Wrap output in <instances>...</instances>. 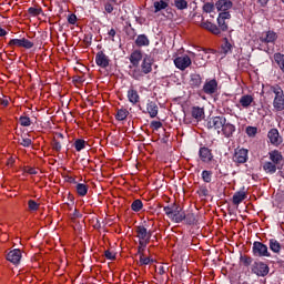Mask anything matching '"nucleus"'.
Wrapping results in <instances>:
<instances>
[{"label":"nucleus","mask_w":284,"mask_h":284,"mask_svg":"<svg viewBox=\"0 0 284 284\" xmlns=\"http://www.w3.org/2000/svg\"><path fill=\"white\" fill-rule=\"evenodd\" d=\"M16 163V160L13 156H10L8 160H7V165L8 168H12V165H14Z\"/></svg>","instance_id":"obj_61"},{"label":"nucleus","mask_w":284,"mask_h":284,"mask_svg":"<svg viewBox=\"0 0 284 284\" xmlns=\"http://www.w3.org/2000/svg\"><path fill=\"white\" fill-rule=\"evenodd\" d=\"M51 145H52V150H54L55 152H61V142H59L57 140V138H54L51 142Z\"/></svg>","instance_id":"obj_53"},{"label":"nucleus","mask_w":284,"mask_h":284,"mask_svg":"<svg viewBox=\"0 0 284 284\" xmlns=\"http://www.w3.org/2000/svg\"><path fill=\"white\" fill-rule=\"evenodd\" d=\"M130 77L134 79L135 81H141L143 77H145V73L142 71V69H139V67H135L130 73Z\"/></svg>","instance_id":"obj_35"},{"label":"nucleus","mask_w":284,"mask_h":284,"mask_svg":"<svg viewBox=\"0 0 284 284\" xmlns=\"http://www.w3.org/2000/svg\"><path fill=\"white\" fill-rule=\"evenodd\" d=\"M239 104L243 110H247L248 108H252V105H256V102L254 101L253 94H243L239 100Z\"/></svg>","instance_id":"obj_13"},{"label":"nucleus","mask_w":284,"mask_h":284,"mask_svg":"<svg viewBox=\"0 0 284 284\" xmlns=\"http://www.w3.org/2000/svg\"><path fill=\"white\" fill-rule=\"evenodd\" d=\"M222 50L224 54H227L230 50H232V44L227 41V38L224 39V43L222 44Z\"/></svg>","instance_id":"obj_52"},{"label":"nucleus","mask_w":284,"mask_h":284,"mask_svg":"<svg viewBox=\"0 0 284 284\" xmlns=\"http://www.w3.org/2000/svg\"><path fill=\"white\" fill-rule=\"evenodd\" d=\"M126 97L129 100V103L132 105H136V103H140L141 95H139V91H136L134 88H130L126 92Z\"/></svg>","instance_id":"obj_19"},{"label":"nucleus","mask_w":284,"mask_h":284,"mask_svg":"<svg viewBox=\"0 0 284 284\" xmlns=\"http://www.w3.org/2000/svg\"><path fill=\"white\" fill-rule=\"evenodd\" d=\"M276 39H278V34L274 31H267L265 37H260L261 43H275Z\"/></svg>","instance_id":"obj_25"},{"label":"nucleus","mask_w":284,"mask_h":284,"mask_svg":"<svg viewBox=\"0 0 284 284\" xmlns=\"http://www.w3.org/2000/svg\"><path fill=\"white\" fill-rule=\"evenodd\" d=\"M152 263H154V258L145 257V255H140V260H139L140 266L150 265Z\"/></svg>","instance_id":"obj_44"},{"label":"nucleus","mask_w":284,"mask_h":284,"mask_svg":"<svg viewBox=\"0 0 284 284\" xmlns=\"http://www.w3.org/2000/svg\"><path fill=\"white\" fill-rule=\"evenodd\" d=\"M135 21H136V23H139L140 26H143V23H145V18L135 16Z\"/></svg>","instance_id":"obj_63"},{"label":"nucleus","mask_w":284,"mask_h":284,"mask_svg":"<svg viewBox=\"0 0 284 284\" xmlns=\"http://www.w3.org/2000/svg\"><path fill=\"white\" fill-rule=\"evenodd\" d=\"M154 63V60L150 55H145L141 63V70L144 74H150L152 72V64Z\"/></svg>","instance_id":"obj_17"},{"label":"nucleus","mask_w":284,"mask_h":284,"mask_svg":"<svg viewBox=\"0 0 284 284\" xmlns=\"http://www.w3.org/2000/svg\"><path fill=\"white\" fill-rule=\"evenodd\" d=\"M135 45H138V48H145L150 45V39L145 34H139L135 39Z\"/></svg>","instance_id":"obj_29"},{"label":"nucleus","mask_w":284,"mask_h":284,"mask_svg":"<svg viewBox=\"0 0 284 284\" xmlns=\"http://www.w3.org/2000/svg\"><path fill=\"white\" fill-rule=\"evenodd\" d=\"M202 90L204 94H216V92H219V82L216 81V79L206 80Z\"/></svg>","instance_id":"obj_11"},{"label":"nucleus","mask_w":284,"mask_h":284,"mask_svg":"<svg viewBox=\"0 0 284 284\" xmlns=\"http://www.w3.org/2000/svg\"><path fill=\"white\" fill-rule=\"evenodd\" d=\"M252 253H253V256H260V257L266 256L267 258H270V256H272V254L267 250V245H265V244H263V242H258V241H255L253 243Z\"/></svg>","instance_id":"obj_3"},{"label":"nucleus","mask_w":284,"mask_h":284,"mask_svg":"<svg viewBox=\"0 0 284 284\" xmlns=\"http://www.w3.org/2000/svg\"><path fill=\"white\" fill-rule=\"evenodd\" d=\"M131 210L133 212H141L143 210V201H141L140 199L134 200L131 204Z\"/></svg>","instance_id":"obj_39"},{"label":"nucleus","mask_w":284,"mask_h":284,"mask_svg":"<svg viewBox=\"0 0 284 284\" xmlns=\"http://www.w3.org/2000/svg\"><path fill=\"white\" fill-rule=\"evenodd\" d=\"M68 21L71 26H74L77 23V14L72 13L68 17Z\"/></svg>","instance_id":"obj_60"},{"label":"nucleus","mask_w":284,"mask_h":284,"mask_svg":"<svg viewBox=\"0 0 284 284\" xmlns=\"http://www.w3.org/2000/svg\"><path fill=\"white\" fill-rule=\"evenodd\" d=\"M273 59L284 74V54L281 52L274 53Z\"/></svg>","instance_id":"obj_33"},{"label":"nucleus","mask_w":284,"mask_h":284,"mask_svg":"<svg viewBox=\"0 0 284 284\" xmlns=\"http://www.w3.org/2000/svg\"><path fill=\"white\" fill-rule=\"evenodd\" d=\"M191 114H192L193 119L201 121V119H203V116L205 115V110H203V108H201V106H193Z\"/></svg>","instance_id":"obj_31"},{"label":"nucleus","mask_w":284,"mask_h":284,"mask_svg":"<svg viewBox=\"0 0 284 284\" xmlns=\"http://www.w3.org/2000/svg\"><path fill=\"white\" fill-rule=\"evenodd\" d=\"M246 134L247 136L254 138L256 134H258V128L256 126H247L246 128Z\"/></svg>","instance_id":"obj_48"},{"label":"nucleus","mask_w":284,"mask_h":284,"mask_svg":"<svg viewBox=\"0 0 284 284\" xmlns=\"http://www.w3.org/2000/svg\"><path fill=\"white\" fill-rule=\"evenodd\" d=\"M250 151L247 149H235L233 161L234 163H247Z\"/></svg>","instance_id":"obj_10"},{"label":"nucleus","mask_w":284,"mask_h":284,"mask_svg":"<svg viewBox=\"0 0 284 284\" xmlns=\"http://www.w3.org/2000/svg\"><path fill=\"white\" fill-rule=\"evenodd\" d=\"M150 245V242H139L138 246V255L143 256L145 255V248Z\"/></svg>","instance_id":"obj_42"},{"label":"nucleus","mask_w":284,"mask_h":284,"mask_svg":"<svg viewBox=\"0 0 284 284\" xmlns=\"http://www.w3.org/2000/svg\"><path fill=\"white\" fill-rule=\"evenodd\" d=\"M104 10L105 12H108V14H112V12H114V4H112L111 2H106L104 4Z\"/></svg>","instance_id":"obj_57"},{"label":"nucleus","mask_w":284,"mask_h":284,"mask_svg":"<svg viewBox=\"0 0 284 284\" xmlns=\"http://www.w3.org/2000/svg\"><path fill=\"white\" fill-rule=\"evenodd\" d=\"M83 215L81 214V212H79V210H74L72 219H81Z\"/></svg>","instance_id":"obj_64"},{"label":"nucleus","mask_w":284,"mask_h":284,"mask_svg":"<svg viewBox=\"0 0 284 284\" xmlns=\"http://www.w3.org/2000/svg\"><path fill=\"white\" fill-rule=\"evenodd\" d=\"M199 156L202 163H212V161H214V153H212V150L206 146L200 148Z\"/></svg>","instance_id":"obj_12"},{"label":"nucleus","mask_w":284,"mask_h":284,"mask_svg":"<svg viewBox=\"0 0 284 284\" xmlns=\"http://www.w3.org/2000/svg\"><path fill=\"white\" fill-rule=\"evenodd\" d=\"M268 247L271 251L274 252V254H280L281 253V242L277 241L276 239H271L268 241Z\"/></svg>","instance_id":"obj_32"},{"label":"nucleus","mask_w":284,"mask_h":284,"mask_svg":"<svg viewBox=\"0 0 284 284\" xmlns=\"http://www.w3.org/2000/svg\"><path fill=\"white\" fill-rule=\"evenodd\" d=\"M151 128L153 130H160V128H163V123L161 121H152L151 122Z\"/></svg>","instance_id":"obj_58"},{"label":"nucleus","mask_w":284,"mask_h":284,"mask_svg":"<svg viewBox=\"0 0 284 284\" xmlns=\"http://www.w3.org/2000/svg\"><path fill=\"white\" fill-rule=\"evenodd\" d=\"M202 83H203V78L201 77V74H199V73L190 74L189 84L191 88L199 89V88H201Z\"/></svg>","instance_id":"obj_20"},{"label":"nucleus","mask_w":284,"mask_h":284,"mask_svg":"<svg viewBox=\"0 0 284 284\" xmlns=\"http://www.w3.org/2000/svg\"><path fill=\"white\" fill-rule=\"evenodd\" d=\"M88 190H90V186L83 183H77L75 191L79 196H85L88 194Z\"/></svg>","instance_id":"obj_34"},{"label":"nucleus","mask_w":284,"mask_h":284,"mask_svg":"<svg viewBox=\"0 0 284 284\" xmlns=\"http://www.w3.org/2000/svg\"><path fill=\"white\" fill-rule=\"evenodd\" d=\"M199 196H210V190H207V186L202 185L197 190Z\"/></svg>","instance_id":"obj_50"},{"label":"nucleus","mask_w":284,"mask_h":284,"mask_svg":"<svg viewBox=\"0 0 284 284\" xmlns=\"http://www.w3.org/2000/svg\"><path fill=\"white\" fill-rule=\"evenodd\" d=\"M28 205H29L30 212H37V210H39V203H37V201L34 200H29Z\"/></svg>","instance_id":"obj_51"},{"label":"nucleus","mask_w":284,"mask_h":284,"mask_svg":"<svg viewBox=\"0 0 284 284\" xmlns=\"http://www.w3.org/2000/svg\"><path fill=\"white\" fill-rule=\"evenodd\" d=\"M173 214L181 215L183 212H181V206L176 205L173 207Z\"/></svg>","instance_id":"obj_62"},{"label":"nucleus","mask_w":284,"mask_h":284,"mask_svg":"<svg viewBox=\"0 0 284 284\" xmlns=\"http://www.w3.org/2000/svg\"><path fill=\"white\" fill-rule=\"evenodd\" d=\"M268 159L271 163H274L275 165H281V162L283 161V153L278 150H273L268 152Z\"/></svg>","instance_id":"obj_22"},{"label":"nucleus","mask_w":284,"mask_h":284,"mask_svg":"<svg viewBox=\"0 0 284 284\" xmlns=\"http://www.w3.org/2000/svg\"><path fill=\"white\" fill-rule=\"evenodd\" d=\"M131 65L138 68L139 63L143 60V52L141 50H134L129 57Z\"/></svg>","instance_id":"obj_18"},{"label":"nucleus","mask_w":284,"mask_h":284,"mask_svg":"<svg viewBox=\"0 0 284 284\" xmlns=\"http://www.w3.org/2000/svg\"><path fill=\"white\" fill-rule=\"evenodd\" d=\"M212 171H207V170H204L202 171V180L204 181V183H212Z\"/></svg>","instance_id":"obj_43"},{"label":"nucleus","mask_w":284,"mask_h":284,"mask_svg":"<svg viewBox=\"0 0 284 284\" xmlns=\"http://www.w3.org/2000/svg\"><path fill=\"white\" fill-rule=\"evenodd\" d=\"M8 45H10V48H21V39H11Z\"/></svg>","instance_id":"obj_55"},{"label":"nucleus","mask_w":284,"mask_h":284,"mask_svg":"<svg viewBox=\"0 0 284 284\" xmlns=\"http://www.w3.org/2000/svg\"><path fill=\"white\" fill-rule=\"evenodd\" d=\"M225 123H227V119L223 115H217L209 118L205 126L207 128V130H212L213 132L221 134L223 125H225Z\"/></svg>","instance_id":"obj_1"},{"label":"nucleus","mask_w":284,"mask_h":284,"mask_svg":"<svg viewBox=\"0 0 284 284\" xmlns=\"http://www.w3.org/2000/svg\"><path fill=\"white\" fill-rule=\"evenodd\" d=\"M232 6H234L232 0H217L215 2V8L217 12H230L227 10H231Z\"/></svg>","instance_id":"obj_16"},{"label":"nucleus","mask_w":284,"mask_h":284,"mask_svg":"<svg viewBox=\"0 0 284 284\" xmlns=\"http://www.w3.org/2000/svg\"><path fill=\"white\" fill-rule=\"evenodd\" d=\"M129 115H130V111H128V109H119L115 114V119L116 121H125Z\"/></svg>","instance_id":"obj_36"},{"label":"nucleus","mask_w":284,"mask_h":284,"mask_svg":"<svg viewBox=\"0 0 284 284\" xmlns=\"http://www.w3.org/2000/svg\"><path fill=\"white\" fill-rule=\"evenodd\" d=\"M24 172H27V174H31V175H37V174H39V171H37L36 168H31V166H27V168L24 169Z\"/></svg>","instance_id":"obj_59"},{"label":"nucleus","mask_w":284,"mask_h":284,"mask_svg":"<svg viewBox=\"0 0 284 284\" xmlns=\"http://www.w3.org/2000/svg\"><path fill=\"white\" fill-rule=\"evenodd\" d=\"M266 97H270L273 100L284 97L283 88H281L278 84H267Z\"/></svg>","instance_id":"obj_6"},{"label":"nucleus","mask_w":284,"mask_h":284,"mask_svg":"<svg viewBox=\"0 0 284 284\" xmlns=\"http://www.w3.org/2000/svg\"><path fill=\"white\" fill-rule=\"evenodd\" d=\"M254 260L247 255H241L240 257V262L245 266V267H250V265H252V262Z\"/></svg>","instance_id":"obj_46"},{"label":"nucleus","mask_w":284,"mask_h":284,"mask_svg":"<svg viewBox=\"0 0 284 284\" xmlns=\"http://www.w3.org/2000/svg\"><path fill=\"white\" fill-rule=\"evenodd\" d=\"M178 10H187V0H174Z\"/></svg>","instance_id":"obj_41"},{"label":"nucleus","mask_w":284,"mask_h":284,"mask_svg":"<svg viewBox=\"0 0 284 284\" xmlns=\"http://www.w3.org/2000/svg\"><path fill=\"white\" fill-rule=\"evenodd\" d=\"M28 12L31 17H39V14H41L43 12V10L41 8H34V7H30L28 9Z\"/></svg>","instance_id":"obj_47"},{"label":"nucleus","mask_w":284,"mask_h":284,"mask_svg":"<svg viewBox=\"0 0 284 284\" xmlns=\"http://www.w3.org/2000/svg\"><path fill=\"white\" fill-rule=\"evenodd\" d=\"M230 19H232V14L230 12L219 13L217 26L221 32H227Z\"/></svg>","instance_id":"obj_5"},{"label":"nucleus","mask_w":284,"mask_h":284,"mask_svg":"<svg viewBox=\"0 0 284 284\" xmlns=\"http://www.w3.org/2000/svg\"><path fill=\"white\" fill-rule=\"evenodd\" d=\"M262 168L266 174H276V171L281 170L277 164H274V162L270 161L264 162Z\"/></svg>","instance_id":"obj_24"},{"label":"nucleus","mask_w":284,"mask_h":284,"mask_svg":"<svg viewBox=\"0 0 284 284\" xmlns=\"http://www.w3.org/2000/svg\"><path fill=\"white\" fill-rule=\"evenodd\" d=\"M146 110L151 119H155L159 114V105L152 100H148Z\"/></svg>","instance_id":"obj_23"},{"label":"nucleus","mask_w":284,"mask_h":284,"mask_svg":"<svg viewBox=\"0 0 284 284\" xmlns=\"http://www.w3.org/2000/svg\"><path fill=\"white\" fill-rule=\"evenodd\" d=\"M168 6V2H165L164 0L155 1L153 3L154 12H161V10H165Z\"/></svg>","instance_id":"obj_38"},{"label":"nucleus","mask_w":284,"mask_h":284,"mask_svg":"<svg viewBox=\"0 0 284 284\" xmlns=\"http://www.w3.org/2000/svg\"><path fill=\"white\" fill-rule=\"evenodd\" d=\"M273 108L275 112H283L284 110V95L273 99Z\"/></svg>","instance_id":"obj_30"},{"label":"nucleus","mask_w":284,"mask_h":284,"mask_svg":"<svg viewBox=\"0 0 284 284\" xmlns=\"http://www.w3.org/2000/svg\"><path fill=\"white\" fill-rule=\"evenodd\" d=\"M226 139H232L234 133L236 132V126L230 122H225L224 125L222 126L221 131Z\"/></svg>","instance_id":"obj_21"},{"label":"nucleus","mask_w":284,"mask_h":284,"mask_svg":"<svg viewBox=\"0 0 284 284\" xmlns=\"http://www.w3.org/2000/svg\"><path fill=\"white\" fill-rule=\"evenodd\" d=\"M185 222L186 225H196L199 223V220L196 219V214L192 211L182 212L181 215H178L175 217V223H183Z\"/></svg>","instance_id":"obj_2"},{"label":"nucleus","mask_w":284,"mask_h":284,"mask_svg":"<svg viewBox=\"0 0 284 284\" xmlns=\"http://www.w3.org/2000/svg\"><path fill=\"white\" fill-rule=\"evenodd\" d=\"M18 143H20L22 148H30V145H32V140L30 138H22L19 139Z\"/></svg>","instance_id":"obj_49"},{"label":"nucleus","mask_w":284,"mask_h":284,"mask_svg":"<svg viewBox=\"0 0 284 284\" xmlns=\"http://www.w3.org/2000/svg\"><path fill=\"white\" fill-rule=\"evenodd\" d=\"M21 48H24L26 50H30V49L34 48V42H32L26 38H22L21 39Z\"/></svg>","instance_id":"obj_45"},{"label":"nucleus","mask_w":284,"mask_h":284,"mask_svg":"<svg viewBox=\"0 0 284 284\" xmlns=\"http://www.w3.org/2000/svg\"><path fill=\"white\" fill-rule=\"evenodd\" d=\"M213 11H214V4L213 3H210V2L204 3L203 12H206V14H210Z\"/></svg>","instance_id":"obj_54"},{"label":"nucleus","mask_w":284,"mask_h":284,"mask_svg":"<svg viewBox=\"0 0 284 284\" xmlns=\"http://www.w3.org/2000/svg\"><path fill=\"white\" fill-rule=\"evenodd\" d=\"M85 145H88V142L83 139H77L73 143V148L77 152H81V150H85Z\"/></svg>","instance_id":"obj_37"},{"label":"nucleus","mask_w":284,"mask_h":284,"mask_svg":"<svg viewBox=\"0 0 284 284\" xmlns=\"http://www.w3.org/2000/svg\"><path fill=\"white\" fill-rule=\"evenodd\" d=\"M201 26L202 28H204V30H209V32H212V34H216V36L221 34V29L216 24L210 21L202 22Z\"/></svg>","instance_id":"obj_28"},{"label":"nucleus","mask_w":284,"mask_h":284,"mask_svg":"<svg viewBox=\"0 0 284 284\" xmlns=\"http://www.w3.org/2000/svg\"><path fill=\"white\" fill-rule=\"evenodd\" d=\"M95 63L99 68L105 69L110 65V58L103 51L95 54Z\"/></svg>","instance_id":"obj_14"},{"label":"nucleus","mask_w":284,"mask_h":284,"mask_svg":"<svg viewBox=\"0 0 284 284\" xmlns=\"http://www.w3.org/2000/svg\"><path fill=\"white\" fill-rule=\"evenodd\" d=\"M247 199V193L245 191H237L233 194V205H241L243 201Z\"/></svg>","instance_id":"obj_27"},{"label":"nucleus","mask_w":284,"mask_h":284,"mask_svg":"<svg viewBox=\"0 0 284 284\" xmlns=\"http://www.w3.org/2000/svg\"><path fill=\"white\" fill-rule=\"evenodd\" d=\"M174 65L178 70H187L192 65V59L190 55H181L174 59Z\"/></svg>","instance_id":"obj_7"},{"label":"nucleus","mask_w":284,"mask_h":284,"mask_svg":"<svg viewBox=\"0 0 284 284\" xmlns=\"http://www.w3.org/2000/svg\"><path fill=\"white\" fill-rule=\"evenodd\" d=\"M267 139L271 145H274L275 148H278V145L283 143V136H281V133H278V129H275V128L268 131Z\"/></svg>","instance_id":"obj_9"},{"label":"nucleus","mask_w":284,"mask_h":284,"mask_svg":"<svg viewBox=\"0 0 284 284\" xmlns=\"http://www.w3.org/2000/svg\"><path fill=\"white\" fill-rule=\"evenodd\" d=\"M252 272L256 274V276H267V274H270V266L263 262H254Z\"/></svg>","instance_id":"obj_8"},{"label":"nucleus","mask_w":284,"mask_h":284,"mask_svg":"<svg viewBox=\"0 0 284 284\" xmlns=\"http://www.w3.org/2000/svg\"><path fill=\"white\" fill-rule=\"evenodd\" d=\"M135 234L139 242L142 243H150V240L152 239V231H148V227L144 225L135 226Z\"/></svg>","instance_id":"obj_4"},{"label":"nucleus","mask_w":284,"mask_h":284,"mask_svg":"<svg viewBox=\"0 0 284 284\" xmlns=\"http://www.w3.org/2000/svg\"><path fill=\"white\" fill-rule=\"evenodd\" d=\"M104 256L108 261H114L116 258V254L112 253L110 250L104 252Z\"/></svg>","instance_id":"obj_56"},{"label":"nucleus","mask_w":284,"mask_h":284,"mask_svg":"<svg viewBox=\"0 0 284 284\" xmlns=\"http://www.w3.org/2000/svg\"><path fill=\"white\" fill-rule=\"evenodd\" d=\"M19 123L22 125V128H30L32 125V120H30L27 115H21L19 118Z\"/></svg>","instance_id":"obj_40"},{"label":"nucleus","mask_w":284,"mask_h":284,"mask_svg":"<svg viewBox=\"0 0 284 284\" xmlns=\"http://www.w3.org/2000/svg\"><path fill=\"white\" fill-rule=\"evenodd\" d=\"M174 207H176V203H173L171 206H164L163 212L166 214L168 219L176 223L179 214H174Z\"/></svg>","instance_id":"obj_26"},{"label":"nucleus","mask_w":284,"mask_h":284,"mask_svg":"<svg viewBox=\"0 0 284 284\" xmlns=\"http://www.w3.org/2000/svg\"><path fill=\"white\" fill-rule=\"evenodd\" d=\"M21 250L14 248L7 254V261L13 265H19L21 263Z\"/></svg>","instance_id":"obj_15"}]
</instances>
